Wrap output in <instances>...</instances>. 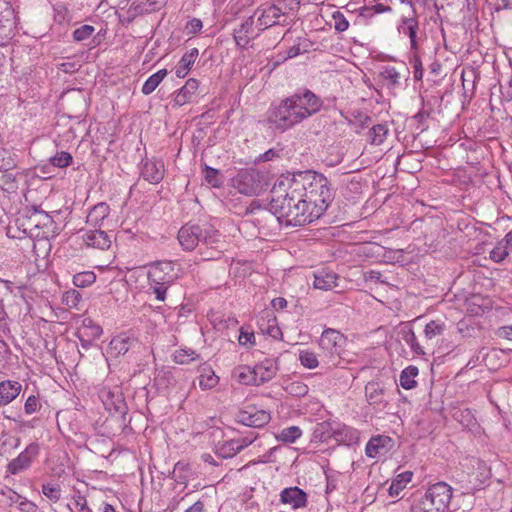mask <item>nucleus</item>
<instances>
[{
    "instance_id": "nucleus-30",
    "label": "nucleus",
    "mask_w": 512,
    "mask_h": 512,
    "mask_svg": "<svg viewBox=\"0 0 512 512\" xmlns=\"http://www.w3.org/2000/svg\"><path fill=\"white\" fill-rule=\"evenodd\" d=\"M219 382V377L211 367L205 366L200 369L199 386L203 390L214 388Z\"/></svg>"
},
{
    "instance_id": "nucleus-31",
    "label": "nucleus",
    "mask_w": 512,
    "mask_h": 512,
    "mask_svg": "<svg viewBox=\"0 0 512 512\" xmlns=\"http://www.w3.org/2000/svg\"><path fill=\"white\" fill-rule=\"evenodd\" d=\"M253 372V368L249 366H238L233 370V377L240 384L258 386L256 377Z\"/></svg>"
},
{
    "instance_id": "nucleus-42",
    "label": "nucleus",
    "mask_w": 512,
    "mask_h": 512,
    "mask_svg": "<svg viewBox=\"0 0 512 512\" xmlns=\"http://www.w3.org/2000/svg\"><path fill=\"white\" fill-rule=\"evenodd\" d=\"M300 363L308 369H315L319 365L316 354L309 350H302L299 353Z\"/></svg>"
},
{
    "instance_id": "nucleus-17",
    "label": "nucleus",
    "mask_w": 512,
    "mask_h": 512,
    "mask_svg": "<svg viewBox=\"0 0 512 512\" xmlns=\"http://www.w3.org/2000/svg\"><path fill=\"white\" fill-rule=\"evenodd\" d=\"M141 176L149 183H159L164 177L163 163L161 161L147 159L142 164Z\"/></svg>"
},
{
    "instance_id": "nucleus-43",
    "label": "nucleus",
    "mask_w": 512,
    "mask_h": 512,
    "mask_svg": "<svg viewBox=\"0 0 512 512\" xmlns=\"http://www.w3.org/2000/svg\"><path fill=\"white\" fill-rule=\"evenodd\" d=\"M96 280V275L91 272V271H87V272H82V273H78L76 275H74L73 277V284L76 286V287H87L91 284H93Z\"/></svg>"
},
{
    "instance_id": "nucleus-56",
    "label": "nucleus",
    "mask_w": 512,
    "mask_h": 512,
    "mask_svg": "<svg viewBox=\"0 0 512 512\" xmlns=\"http://www.w3.org/2000/svg\"><path fill=\"white\" fill-rule=\"evenodd\" d=\"M410 64L414 69V78L415 80H421L423 77V68L420 57L417 54H413L410 59Z\"/></svg>"
},
{
    "instance_id": "nucleus-20",
    "label": "nucleus",
    "mask_w": 512,
    "mask_h": 512,
    "mask_svg": "<svg viewBox=\"0 0 512 512\" xmlns=\"http://www.w3.org/2000/svg\"><path fill=\"white\" fill-rule=\"evenodd\" d=\"M252 443L247 438L231 439L219 444L216 452L222 458H230Z\"/></svg>"
},
{
    "instance_id": "nucleus-4",
    "label": "nucleus",
    "mask_w": 512,
    "mask_h": 512,
    "mask_svg": "<svg viewBox=\"0 0 512 512\" xmlns=\"http://www.w3.org/2000/svg\"><path fill=\"white\" fill-rule=\"evenodd\" d=\"M452 498V488L444 482L431 485L411 509V512H447Z\"/></svg>"
},
{
    "instance_id": "nucleus-13",
    "label": "nucleus",
    "mask_w": 512,
    "mask_h": 512,
    "mask_svg": "<svg viewBox=\"0 0 512 512\" xmlns=\"http://www.w3.org/2000/svg\"><path fill=\"white\" fill-rule=\"evenodd\" d=\"M237 420L248 427H262L270 421V414L255 407H247L237 414Z\"/></svg>"
},
{
    "instance_id": "nucleus-14",
    "label": "nucleus",
    "mask_w": 512,
    "mask_h": 512,
    "mask_svg": "<svg viewBox=\"0 0 512 512\" xmlns=\"http://www.w3.org/2000/svg\"><path fill=\"white\" fill-rule=\"evenodd\" d=\"M201 237L200 225L186 224L178 232V241L184 250L192 251L199 244Z\"/></svg>"
},
{
    "instance_id": "nucleus-64",
    "label": "nucleus",
    "mask_w": 512,
    "mask_h": 512,
    "mask_svg": "<svg viewBox=\"0 0 512 512\" xmlns=\"http://www.w3.org/2000/svg\"><path fill=\"white\" fill-rule=\"evenodd\" d=\"M203 27L202 21L200 19L194 18L191 21H189L187 25V29L189 30V33H197L199 32Z\"/></svg>"
},
{
    "instance_id": "nucleus-26",
    "label": "nucleus",
    "mask_w": 512,
    "mask_h": 512,
    "mask_svg": "<svg viewBox=\"0 0 512 512\" xmlns=\"http://www.w3.org/2000/svg\"><path fill=\"white\" fill-rule=\"evenodd\" d=\"M338 275L332 271H319L314 275V287L316 289L328 291L337 287Z\"/></svg>"
},
{
    "instance_id": "nucleus-32",
    "label": "nucleus",
    "mask_w": 512,
    "mask_h": 512,
    "mask_svg": "<svg viewBox=\"0 0 512 512\" xmlns=\"http://www.w3.org/2000/svg\"><path fill=\"white\" fill-rule=\"evenodd\" d=\"M413 472L405 471L398 474L392 481L389 494L391 496H398L400 492L406 487V485L412 480Z\"/></svg>"
},
{
    "instance_id": "nucleus-15",
    "label": "nucleus",
    "mask_w": 512,
    "mask_h": 512,
    "mask_svg": "<svg viewBox=\"0 0 512 512\" xmlns=\"http://www.w3.org/2000/svg\"><path fill=\"white\" fill-rule=\"evenodd\" d=\"M112 237V234L101 230V228L87 230L82 236L83 241L87 246L100 250H106L111 246Z\"/></svg>"
},
{
    "instance_id": "nucleus-36",
    "label": "nucleus",
    "mask_w": 512,
    "mask_h": 512,
    "mask_svg": "<svg viewBox=\"0 0 512 512\" xmlns=\"http://www.w3.org/2000/svg\"><path fill=\"white\" fill-rule=\"evenodd\" d=\"M388 440H390V439L388 437H384V436L372 437L368 441L366 448H365L366 456L369 458H375L379 454L380 450L382 448H384L385 443Z\"/></svg>"
},
{
    "instance_id": "nucleus-45",
    "label": "nucleus",
    "mask_w": 512,
    "mask_h": 512,
    "mask_svg": "<svg viewBox=\"0 0 512 512\" xmlns=\"http://www.w3.org/2000/svg\"><path fill=\"white\" fill-rule=\"evenodd\" d=\"M16 167L15 159L11 152L6 149H0V171H9Z\"/></svg>"
},
{
    "instance_id": "nucleus-33",
    "label": "nucleus",
    "mask_w": 512,
    "mask_h": 512,
    "mask_svg": "<svg viewBox=\"0 0 512 512\" xmlns=\"http://www.w3.org/2000/svg\"><path fill=\"white\" fill-rule=\"evenodd\" d=\"M419 370L416 366L410 365L406 367L400 374L399 382L402 388L409 390L417 385L415 378Z\"/></svg>"
},
{
    "instance_id": "nucleus-8",
    "label": "nucleus",
    "mask_w": 512,
    "mask_h": 512,
    "mask_svg": "<svg viewBox=\"0 0 512 512\" xmlns=\"http://www.w3.org/2000/svg\"><path fill=\"white\" fill-rule=\"evenodd\" d=\"M253 16L257 17V25L261 32L276 25H286L285 13L276 5L259 7Z\"/></svg>"
},
{
    "instance_id": "nucleus-49",
    "label": "nucleus",
    "mask_w": 512,
    "mask_h": 512,
    "mask_svg": "<svg viewBox=\"0 0 512 512\" xmlns=\"http://www.w3.org/2000/svg\"><path fill=\"white\" fill-rule=\"evenodd\" d=\"M198 56H199L198 49L192 48L182 56V58L180 59L178 64L180 66H183V67L187 68L188 70H190L192 68V66L194 65Z\"/></svg>"
},
{
    "instance_id": "nucleus-60",
    "label": "nucleus",
    "mask_w": 512,
    "mask_h": 512,
    "mask_svg": "<svg viewBox=\"0 0 512 512\" xmlns=\"http://www.w3.org/2000/svg\"><path fill=\"white\" fill-rule=\"evenodd\" d=\"M500 90L504 101H512V76L506 84L501 85Z\"/></svg>"
},
{
    "instance_id": "nucleus-41",
    "label": "nucleus",
    "mask_w": 512,
    "mask_h": 512,
    "mask_svg": "<svg viewBox=\"0 0 512 512\" xmlns=\"http://www.w3.org/2000/svg\"><path fill=\"white\" fill-rule=\"evenodd\" d=\"M380 77L386 80L390 87H396L400 83V74L394 67H384L380 72Z\"/></svg>"
},
{
    "instance_id": "nucleus-53",
    "label": "nucleus",
    "mask_w": 512,
    "mask_h": 512,
    "mask_svg": "<svg viewBox=\"0 0 512 512\" xmlns=\"http://www.w3.org/2000/svg\"><path fill=\"white\" fill-rule=\"evenodd\" d=\"M404 341L411 347L412 351L416 354H425L419 345L415 333L412 330L404 332Z\"/></svg>"
},
{
    "instance_id": "nucleus-59",
    "label": "nucleus",
    "mask_w": 512,
    "mask_h": 512,
    "mask_svg": "<svg viewBox=\"0 0 512 512\" xmlns=\"http://www.w3.org/2000/svg\"><path fill=\"white\" fill-rule=\"evenodd\" d=\"M75 505L79 509V512H92L91 509L87 506V501L84 496L78 495L75 498ZM67 510L69 512H74L70 505H67Z\"/></svg>"
},
{
    "instance_id": "nucleus-62",
    "label": "nucleus",
    "mask_w": 512,
    "mask_h": 512,
    "mask_svg": "<svg viewBox=\"0 0 512 512\" xmlns=\"http://www.w3.org/2000/svg\"><path fill=\"white\" fill-rule=\"evenodd\" d=\"M496 335L499 338L507 339L512 342V326H502L496 331Z\"/></svg>"
},
{
    "instance_id": "nucleus-55",
    "label": "nucleus",
    "mask_w": 512,
    "mask_h": 512,
    "mask_svg": "<svg viewBox=\"0 0 512 512\" xmlns=\"http://www.w3.org/2000/svg\"><path fill=\"white\" fill-rule=\"evenodd\" d=\"M81 300V294L77 290H71L64 294L63 302L69 307H76Z\"/></svg>"
},
{
    "instance_id": "nucleus-21",
    "label": "nucleus",
    "mask_w": 512,
    "mask_h": 512,
    "mask_svg": "<svg viewBox=\"0 0 512 512\" xmlns=\"http://www.w3.org/2000/svg\"><path fill=\"white\" fill-rule=\"evenodd\" d=\"M199 88V82L195 78H190L186 81L185 85L181 87L175 94L173 103L175 106L181 107L191 102L193 96Z\"/></svg>"
},
{
    "instance_id": "nucleus-47",
    "label": "nucleus",
    "mask_w": 512,
    "mask_h": 512,
    "mask_svg": "<svg viewBox=\"0 0 512 512\" xmlns=\"http://www.w3.org/2000/svg\"><path fill=\"white\" fill-rule=\"evenodd\" d=\"M285 389L290 395L296 397H302L308 393V386L300 381L289 383Z\"/></svg>"
},
{
    "instance_id": "nucleus-22",
    "label": "nucleus",
    "mask_w": 512,
    "mask_h": 512,
    "mask_svg": "<svg viewBox=\"0 0 512 512\" xmlns=\"http://www.w3.org/2000/svg\"><path fill=\"white\" fill-rule=\"evenodd\" d=\"M281 502L297 509L306 505V493L298 487L285 488L280 494Z\"/></svg>"
},
{
    "instance_id": "nucleus-24",
    "label": "nucleus",
    "mask_w": 512,
    "mask_h": 512,
    "mask_svg": "<svg viewBox=\"0 0 512 512\" xmlns=\"http://www.w3.org/2000/svg\"><path fill=\"white\" fill-rule=\"evenodd\" d=\"M21 384L17 381L0 382V406L11 403L21 392Z\"/></svg>"
},
{
    "instance_id": "nucleus-39",
    "label": "nucleus",
    "mask_w": 512,
    "mask_h": 512,
    "mask_svg": "<svg viewBox=\"0 0 512 512\" xmlns=\"http://www.w3.org/2000/svg\"><path fill=\"white\" fill-rule=\"evenodd\" d=\"M199 358V355L191 348L179 349L175 351L173 359L178 364H189Z\"/></svg>"
},
{
    "instance_id": "nucleus-25",
    "label": "nucleus",
    "mask_w": 512,
    "mask_h": 512,
    "mask_svg": "<svg viewBox=\"0 0 512 512\" xmlns=\"http://www.w3.org/2000/svg\"><path fill=\"white\" fill-rule=\"evenodd\" d=\"M110 207L104 202H100L93 206L87 215V224L94 228H101L104 226V221L109 215Z\"/></svg>"
},
{
    "instance_id": "nucleus-2",
    "label": "nucleus",
    "mask_w": 512,
    "mask_h": 512,
    "mask_svg": "<svg viewBox=\"0 0 512 512\" xmlns=\"http://www.w3.org/2000/svg\"><path fill=\"white\" fill-rule=\"evenodd\" d=\"M322 106L320 97L309 89H303L272 105L268 111V122L277 130L287 131L318 113Z\"/></svg>"
},
{
    "instance_id": "nucleus-52",
    "label": "nucleus",
    "mask_w": 512,
    "mask_h": 512,
    "mask_svg": "<svg viewBox=\"0 0 512 512\" xmlns=\"http://www.w3.org/2000/svg\"><path fill=\"white\" fill-rule=\"evenodd\" d=\"M95 28L91 25H82L73 32V39L77 42L84 41L92 36Z\"/></svg>"
},
{
    "instance_id": "nucleus-34",
    "label": "nucleus",
    "mask_w": 512,
    "mask_h": 512,
    "mask_svg": "<svg viewBox=\"0 0 512 512\" xmlns=\"http://www.w3.org/2000/svg\"><path fill=\"white\" fill-rule=\"evenodd\" d=\"M168 74L166 69H161L157 71L156 73L152 74L143 84L142 86V93L144 95L151 94L158 85L162 82V80L166 77Z\"/></svg>"
},
{
    "instance_id": "nucleus-37",
    "label": "nucleus",
    "mask_w": 512,
    "mask_h": 512,
    "mask_svg": "<svg viewBox=\"0 0 512 512\" xmlns=\"http://www.w3.org/2000/svg\"><path fill=\"white\" fill-rule=\"evenodd\" d=\"M445 331V323L439 320H432L425 325L424 335L427 340H433L442 335Z\"/></svg>"
},
{
    "instance_id": "nucleus-48",
    "label": "nucleus",
    "mask_w": 512,
    "mask_h": 512,
    "mask_svg": "<svg viewBox=\"0 0 512 512\" xmlns=\"http://www.w3.org/2000/svg\"><path fill=\"white\" fill-rule=\"evenodd\" d=\"M72 162V156L70 153L61 151L57 153L55 156L50 158V163L59 168H64L70 165Z\"/></svg>"
},
{
    "instance_id": "nucleus-28",
    "label": "nucleus",
    "mask_w": 512,
    "mask_h": 512,
    "mask_svg": "<svg viewBox=\"0 0 512 512\" xmlns=\"http://www.w3.org/2000/svg\"><path fill=\"white\" fill-rule=\"evenodd\" d=\"M383 394V387L376 381L368 382L365 386V395L370 405L383 404L385 402Z\"/></svg>"
},
{
    "instance_id": "nucleus-35",
    "label": "nucleus",
    "mask_w": 512,
    "mask_h": 512,
    "mask_svg": "<svg viewBox=\"0 0 512 512\" xmlns=\"http://www.w3.org/2000/svg\"><path fill=\"white\" fill-rule=\"evenodd\" d=\"M389 133V129L384 124H377L370 128L368 131V140L373 145H381L387 135Z\"/></svg>"
},
{
    "instance_id": "nucleus-29",
    "label": "nucleus",
    "mask_w": 512,
    "mask_h": 512,
    "mask_svg": "<svg viewBox=\"0 0 512 512\" xmlns=\"http://www.w3.org/2000/svg\"><path fill=\"white\" fill-rule=\"evenodd\" d=\"M134 342L129 336L119 335L114 337L109 343V349L115 355H124L127 353Z\"/></svg>"
},
{
    "instance_id": "nucleus-44",
    "label": "nucleus",
    "mask_w": 512,
    "mask_h": 512,
    "mask_svg": "<svg viewBox=\"0 0 512 512\" xmlns=\"http://www.w3.org/2000/svg\"><path fill=\"white\" fill-rule=\"evenodd\" d=\"M301 430L297 426H291L280 432L279 439L286 443H294L300 436Z\"/></svg>"
},
{
    "instance_id": "nucleus-10",
    "label": "nucleus",
    "mask_w": 512,
    "mask_h": 512,
    "mask_svg": "<svg viewBox=\"0 0 512 512\" xmlns=\"http://www.w3.org/2000/svg\"><path fill=\"white\" fill-rule=\"evenodd\" d=\"M259 26L255 24L254 16H249L238 28L234 29L233 37L237 46L246 48L252 40L261 34Z\"/></svg>"
},
{
    "instance_id": "nucleus-54",
    "label": "nucleus",
    "mask_w": 512,
    "mask_h": 512,
    "mask_svg": "<svg viewBox=\"0 0 512 512\" xmlns=\"http://www.w3.org/2000/svg\"><path fill=\"white\" fill-rule=\"evenodd\" d=\"M334 20V28L338 32H344L349 27V22L340 11H335L332 15Z\"/></svg>"
},
{
    "instance_id": "nucleus-23",
    "label": "nucleus",
    "mask_w": 512,
    "mask_h": 512,
    "mask_svg": "<svg viewBox=\"0 0 512 512\" xmlns=\"http://www.w3.org/2000/svg\"><path fill=\"white\" fill-rule=\"evenodd\" d=\"M419 30V23L415 15L412 17H406L402 19V24L399 27V31L410 39L411 50H418L417 32Z\"/></svg>"
},
{
    "instance_id": "nucleus-38",
    "label": "nucleus",
    "mask_w": 512,
    "mask_h": 512,
    "mask_svg": "<svg viewBox=\"0 0 512 512\" xmlns=\"http://www.w3.org/2000/svg\"><path fill=\"white\" fill-rule=\"evenodd\" d=\"M203 175L205 181L214 188H219L223 184V177L217 169L204 165Z\"/></svg>"
},
{
    "instance_id": "nucleus-11",
    "label": "nucleus",
    "mask_w": 512,
    "mask_h": 512,
    "mask_svg": "<svg viewBox=\"0 0 512 512\" xmlns=\"http://www.w3.org/2000/svg\"><path fill=\"white\" fill-rule=\"evenodd\" d=\"M31 212L35 217V223L40 230V237L55 238L59 234V229L53 218L40 207L33 206Z\"/></svg>"
},
{
    "instance_id": "nucleus-27",
    "label": "nucleus",
    "mask_w": 512,
    "mask_h": 512,
    "mask_svg": "<svg viewBox=\"0 0 512 512\" xmlns=\"http://www.w3.org/2000/svg\"><path fill=\"white\" fill-rule=\"evenodd\" d=\"M16 225L28 237H40V230L37 228L35 217L33 216L31 209H29L25 215L16 219Z\"/></svg>"
},
{
    "instance_id": "nucleus-6",
    "label": "nucleus",
    "mask_w": 512,
    "mask_h": 512,
    "mask_svg": "<svg viewBox=\"0 0 512 512\" xmlns=\"http://www.w3.org/2000/svg\"><path fill=\"white\" fill-rule=\"evenodd\" d=\"M262 177V174L255 169H242L231 179L232 187L246 196L257 195L263 189Z\"/></svg>"
},
{
    "instance_id": "nucleus-61",
    "label": "nucleus",
    "mask_w": 512,
    "mask_h": 512,
    "mask_svg": "<svg viewBox=\"0 0 512 512\" xmlns=\"http://www.w3.org/2000/svg\"><path fill=\"white\" fill-rule=\"evenodd\" d=\"M19 508L22 512H37L38 507L35 503L32 501H29L25 498H23L21 501H19Z\"/></svg>"
},
{
    "instance_id": "nucleus-18",
    "label": "nucleus",
    "mask_w": 512,
    "mask_h": 512,
    "mask_svg": "<svg viewBox=\"0 0 512 512\" xmlns=\"http://www.w3.org/2000/svg\"><path fill=\"white\" fill-rule=\"evenodd\" d=\"M101 399L107 410L123 415L126 413V404L119 390H102Z\"/></svg>"
},
{
    "instance_id": "nucleus-5",
    "label": "nucleus",
    "mask_w": 512,
    "mask_h": 512,
    "mask_svg": "<svg viewBox=\"0 0 512 512\" xmlns=\"http://www.w3.org/2000/svg\"><path fill=\"white\" fill-rule=\"evenodd\" d=\"M200 229L201 237L199 243H201V246L206 247L205 250H203L202 247L199 250L202 260L209 261L218 259L223 253L225 246L221 234L208 224L200 225Z\"/></svg>"
},
{
    "instance_id": "nucleus-9",
    "label": "nucleus",
    "mask_w": 512,
    "mask_h": 512,
    "mask_svg": "<svg viewBox=\"0 0 512 512\" xmlns=\"http://www.w3.org/2000/svg\"><path fill=\"white\" fill-rule=\"evenodd\" d=\"M347 338L338 330L327 328L320 337V347L327 351L331 356L341 357L346 346Z\"/></svg>"
},
{
    "instance_id": "nucleus-3",
    "label": "nucleus",
    "mask_w": 512,
    "mask_h": 512,
    "mask_svg": "<svg viewBox=\"0 0 512 512\" xmlns=\"http://www.w3.org/2000/svg\"><path fill=\"white\" fill-rule=\"evenodd\" d=\"M149 290L158 301L166 299V292L179 277L173 261H157L149 266L148 270Z\"/></svg>"
},
{
    "instance_id": "nucleus-1",
    "label": "nucleus",
    "mask_w": 512,
    "mask_h": 512,
    "mask_svg": "<svg viewBox=\"0 0 512 512\" xmlns=\"http://www.w3.org/2000/svg\"><path fill=\"white\" fill-rule=\"evenodd\" d=\"M271 196L269 212L296 227L318 219L333 201L334 192L323 174L306 170L278 180Z\"/></svg>"
},
{
    "instance_id": "nucleus-40",
    "label": "nucleus",
    "mask_w": 512,
    "mask_h": 512,
    "mask_svg": "<svg viewBox=\"0 0 512 512\" xmlns=\"http://www.w3.org/2000/svg\"><path fill=\"white\" fill-rule=\"evenodd\" d=\"M42 493L45 497H47L51 502L56 503L61 498V488L59 484L55 483H44L42 485Z\"/></svg>"
},
{
    "instance_id": "nucleus-58",
    "label": "nucleus",
    "mask_w": 512,
    "mask_h": 512,
    "mask_svg": "<svg viewBox=\"0 0 512 512\" xmlns=\"http://www.w3.org/2000/svg\"><path fill=\"white\" fill-rule=\"evenodd\" d=\"M83 324L85 329H90V336L93 338H99L102 334V328L95 324L91 319H84Z\"/></svg>"
},
{
    "instance_id": "nucleus-51",
    "label": "nucleus",
    "mask_w": 512,
    "mask_h": 512,
    "mask_svg": "<svg viewBox=\"0 0 512 512\" xmlns=\"http://www.w3.org/2000/svg\"><path fill=\"white\" fill-rule=\"evenodd\" d=\"M34 239V251L39 255V252L43 254H48L51 250L50 240L52 238H42V237H33Z\"/></svg>"
},
{
    "instance_id": "nucleus-7",
    "label": "nucleus",
    "mask_w": 512,
    "mask_h": 512,
    "mask_svg": "<svg viewBox=\"0 0 512 512\" xmlns=\"http://www.w3.org/2000/svg\"><path fill=\"white\" fill-rule=\"evenodd\" d=\"M17 17L10 0H0V46L15 35Z\"/></svg>"
},
{
    "instance_id": "nucleus-12",
    "label": "nucleus",
    "mask_w": 512,
    "mask_h": 512,
    "mask_svg": "<svg viewBox=\"0 0 512 512\" xmlns=\"http://www.w3.org/2000/svg\"><path fill=\"white\" fill-rule=\"evenodd\" d=\"M39 450V445L37 443L34 442L29 444L25 450L18 455V457L9 462L8 471L15 475L29 468L32 461L38 456Z\"/></svg>"
},
{
    "instance_id": "nucleus-63",
    "label": "nucleus",
    "mask_w": 512,
    "mask_h": 512,
    "mask_svg": "<svg viewBox=\"0 0 512 512\" xmlns=\"http://www.w3.org/2000/svg\"><path fill=\"white\" fill-rule=\"evenodd\" d=\"M254 341L253 332H245L243 330L240 331V335L238 337V342L240 345L252 344Z\"/></svg>"
},
{
    "instance_id": "nucleus-57",
    "label": "nucleus",
    "mask_w": 512,
    "mask_h": 512,
    "mask_svg": "<svg viewBox=\"0 0 512 512\" xmlns=\"http://www.w3.org/2000/svg\"><path fill=\"white\" fill-rule=\"evenodd\" d=\"M39 408V401L36 396L31 395L27 398L24 404V410L26 414L31 415L35 413Z\"/></svg>"
},
{
    "instance_id": "nucleus-19",
    "label": "nucleus",
    "mask_w": 512,
    "mask_h": 512,
    "mask_svg": "<svg viewBox=\"0 0 512 512\" xmlns=\"http://www.w3.org/2000/svg\"><path fill=\"white\" fill-rule=\"evenodd\" d=\"M258 386L273 379L278 371L276 361L266 359L253 367Z\"/></svg>"
},
{
    "instance_id": "nucleus-16",
    "label": "nucleus",
    "mask_w": 512,
    "mask_h": 512,
    "mask_svg": "<svg viewBox=\"0 0 512 512\" xmlns=\"http://www.w3.org/2000/svg\"><path fill=\"white\" fill-rule=\"evenodd\" d=\"M347 430L346 426L337 425L333 428L331 423H320L315 429V436L319 437L322 442H327L329 439L334 438L337 442L345 441L344 434Z\"/></svg>"
},
{
    "instance_id": "nucleus-46",
    "label": "nucleus",
    "mask_w": 512,
    "mask_h": 512,
    "mask_svg": "<svg viewBox=\"0 0 512 512\" xmlns=\"http://www.w3.org/2000/svg\"><path fill=\"white\" fill-rule=\"evenodd\" d=\"M509 246H511V244H507L506 242L505 244L502 242L499 243L490 252V258L495 262L503 261L509 255Z\"/></svg>"
},
{
    "instance_id": "nucleus-50",
    "label": "nucleus",
    "mask_w": 512,
    "mask_h": 512,
    "mask_svg": "<svg viewBox=\"0 0 512 512\" xmlns=\"http://www.w3.org/2000/svg\"><path fill=\"white\" fill-rule=\"evenodd\" d=\"M190 470L189 464L179 461L175 464L173 475L179 483H184L187 479V472Z\"/></svg>"
}]
</instances>
